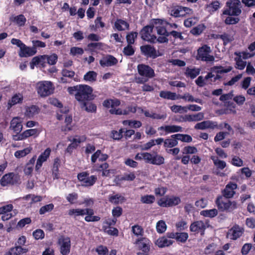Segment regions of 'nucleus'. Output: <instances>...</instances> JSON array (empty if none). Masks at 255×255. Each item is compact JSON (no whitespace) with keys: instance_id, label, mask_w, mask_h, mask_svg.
Returning a JSON list of instances; mask_svg holds the SVG:
<instances>
[{"instance_id":"2f4dec72","label":"nucleus","mask_w":255,"mask_h":255,"mask_svg":"<svg viewBox=\"0 0 255 255\" xmlns=\"http://www.w3.org/2000/svg\"><path fill=\"white\" fill-rule=\"evenodd\" d=\"M23 100L22 95L18 93L14 94L8 102V108H11L12 106L19 103H21Z\"/></svg>"},{"instance_id":"69168bd1","label":"nucleus","mask_w":255,"mask_h":255,"mask_svg":"<svg viewBox=\"0 0 255 255\" xmlns=\"http://www.w3.org/2000/svg\"><path fill=\"white\" fill-rule=\"evenodd\" d=\"M132 232L136 236H142L143 234V228L138 225L132 227Z\"/></svg>"},{"instance_id":"f257e3e1","label":"nucleus","mask_w":255,"mask_h":255,"mask_svg":"<svg viewBox=\"0 0 255 255\" xmlns=\"http://www.w3.org/2000/svg\"><path fill=\"white\" fill-rule=\"evenodd\" d=\"M75 99L81 105L86 106L85 101H89L94 99L93 89L87 85H79L78 92L75 94Z\"/></svg>"},{"instance_id":"864d4df0","label":"nucleus","mask_w":255,"mask_h":255,"mask_svg":"<svg viewBox=\"0 0 255 255\" xmlns=\"http://www.w3.org/2000/svg\"><path fill=\"white\" fill-rule=\"evenodd\" d=\"M140 201L142 203L151 204L155 202V198L152 195H146L141 197Z\"/></svg>"},{"instance_id":"49530a36","label":"nucleus","mask_w":255,"mask_h":255,"mask_svg":"<svg viewBox=\"0 0 255 255\" xmlns=\"http://www.w3.org/2000/svg\"><path fill=\"white\" fill-rule=\"evenodd\" d=\"M97 73L93 71H90L84 76V79L86 81L93 82L96 81Z\"/></svg>"},{"instance_id":"37998d69","label":"nucleus","mask_w":255,"mask_h":255,"mask_svg":"<svg viewBox=\"0 0 255 255\" xmlns=\"http://www.w3.org/2000/svg\"><path fill=\"white\" fill-rule=\"evenodd\" d=\"M42 58H46L47 63L50 65H55L58 60V56L55 53H53L50 55H41Z\"/></svg>"},{"instance_id":"7c9ffc66","label":"nucleus","mask_w":255,"mask_h":255,"mask_svg":"<svg viewBox=\"0 0 255 255\" xmlns=\"http://www.w3.org/2000/svg\"><path fill=\"white\" fill-rule=\"evenodd\" d=\"M10 20L16 24L19 27H22L25 24L26 18L23 14H20L11 17Z\"/></svg>"},{"instance_id":"680f3d73","label":"nucleus","mask_w":255,"mask_h":255,"mask_svg":"<svg viewBox=\"0 0 255 255\" xmlns=\"http://www.w3.org/2000/svg\"><path fill=\"white\" fill-rule=\"evenodd\" d=\"M177 235L176 241L182 243H185L189 237L188 233L185 232L177 233Z\"/></svg>"},{"instance_id":"a211bd4d","label":"nucleus","mask_w":255,"mask_h":255,"mask_svg":"<svg viewBox=\"0 0 255 255\" xmlns=\"http://www.w3.org/2000/svg\"><path fill=\"white\" fill-rule=\"evenodd\" d=\"M237 188V184L235 183L230 182L226 185L225 189L222 191V196L228 198H232L235 194V190Z\"/></svg>"},{"instance_id":"c756f323","label":"nucleus","mask_w":255,"mask_h":255,"mask_svg":"<svg viewBox=\"0 0 255 255\" xmlns=\"http://www.w3.org/2000/svg\"><path fill=\"white\" fill-rule=\"evenodd\" d=\"M40 112V109L36 105H31L26 108L25 115L26 117L31 118Z\"/></svg>"},{"instance_id":"1a4fd4ad","label":"nucleus","mask_w":255,"mask_h":255,"mask_svg":"<svg viewBox=\"0 0 255 255\" xmlns=\"http://www.w3.org/2000/svg\"><path fill=\"white\" fill-rule=\"evenodd\" d=\"M211 52L210 47L207 45H204L199 47L197 50L196 59L203 61L212 62L215 60L213 56L209 55Z\"/></svg>"},{"instance_id":"7ed1b4c3","label":"nucleus","mask_w":255,"mask_h":255,"mask_svg":"<svg viewBox=\"0 0 255 255\" xmlns=\"http://www.w3.org/2000/svg\"><path fill=\"white\" fill-rule=\"evenodd\" d=\"M223 13L230 16H239L242 12V5L239 0H229L226 2Z\"/></svg>"},{"instance_id":"b1692460","label":"nucleus","mask_w":255,"mask_h":255,"mask_svg":"<svg viewBox=\"0 0 255 255\" xmlns=\"http://www.w3.org/2000/svg\"><path fill=\"white\" fill-rule=\"evenodd\" d=\"M158 130H164L166 133L177 132L182 131V128L177 125H167L158 128Z\"/></svg>"},{"instance_id":"473e14b6","label":"nucleus","mask_w":255,"mask_h":255,"mask_svg":"<svg viewBox=\"0 0 255 255\" xmlns=\"http://www.w3.org/2000/svg\"><path fill=\"white\" fill-rule=\"evenodd\" d=\"M71 242L69 238L65 239L60 248V252L62 255H68L70 251Z\"/></svg>"},{"instance_id":"4d7b16f0","label":"nucleus","mask_w":255,"mask_h":255,"mask_svg":"<svg viewBox=\"0 0 255 255\" xmlns=\"http://www.w3.org/2000/svg\"><path fill=\"white\" fill-rule=\"evenodd\" d=\"M138 35L137 32H131L127 35L126 39L127 41L129 44H133L134 43L135 40L136 39Z\"/></svg>"},{"instance_id":"c9c22d12","label":"nucleus","mask_w":255,"mask_h":255,"mask_svg":"<svg viewBox=\"0 0 255 255\" xmlns=\"http://www.w3.org/2000/svg\"><path fill=\"white\" fill-rule=\"evenodd\" d=\"M200 72V69L199 68L187 67L184 74L187 77H190L191 79H193L199 75Z\"/></svg>"},{"instance_id":"f8f14e48","label":"nucleus","mask_w":255,"mask_h":255,"mask_svg":"<svg viewBox=\"0 0 255 255\" xmlns=\"http://www.w3.org/2000/svg\"><path fill=\"white\" fill-rule=\"evenodd\" d=\"M150 241L146 238L137 239L136 244L138 245L140 250L137 253V255H148L150 251Z\"/></svg>"},{"instance_id":"e433bc0d","label":"nucleus","mask_w":255,"mask_h":255,"mask_svg":"<svg viewBox=\"0 0 255 255\" xmlns=\"http://www.w3.org/2000/svg\"><path fill=\"white\" fill-rule=\"evenodd\" d=\"M115 27L119 31H123L128 29L129 24L123 19H118L115 23Z\"/></svg>"},{"instance_id":"9b49d317","label":"nucleus","mask_w":255,"mask_h":255,"mask_svg":"<svg viewBox=\"0 0 255 255\" xmlns=\"http://www.w3.org/2000/svg\"><path fill=\"white\" fill-rule=\"evenodd\" d=\"M140 49L141 54L147 58L154 59L161 55L153 46L149 44L141 46Z\"/></svg>"},{"instance_id":"bb28decb","label":"nucleus","mask_w":255,"mask_h":255,"mask_svg":"<svg viewBox=\"0 0 255 255\" xmlns=\"http://www.w3.org/2000/svg\"><path fill=\"white\" fill-rule=\"evenodd\" d=\"M36 158V156L34 155L25 165L23 171L25 175H31L33 170V166Z\"/></svg>"},{"instance_id":"f03ea898","label":"nucleus","mask_w":255,"mask_h":255,"mask_svg":"<svg viewBox=\"0 0 255 255\" xmlns=\"http://www.w3.org/2000/svg\"><path fill=\"white\" fill-rule=\"evenodd\" d=\"M215 203L218 210L221 212H232L238 207L235 201H231L229 198L222 195L218 196Z\"/></svg>"},{"instance_id":"8fccbe9b","label":"nucleus","mask_w":255,"mask_h":255,"mask_svg":"<svg viewBox=\"0 0 255 255\" xmlns=\"http://www.w3.org/2000/svg\"><path fill=\"white\" fill-rule=\"evenodd\" d=\"M31 150V148L27 147L22 150H17L14 152V156L17 158H20L25 157L28 154Z\"/></svg>"},{"instance_id":"c03bdc74","label":"nucleus","mask_w":255,"mask_h":255,"mask_svg":"<svg viewBox=\"0 0 255 255\" xmlns=\"http://www.w3.org/2000/svg\"><path fill=\"white\" fill-rule=\"evenodd\" d=\"M109 165L107 162H105L97 166L96 170L98 172L102 171L103 176H107L110 174V170L108 169Z\"/></svg>"},{"instance_id":"a878e982","label":"nucleus","mask_w":255,"mask_h":255,"mask_svg":"<svg viewBox=\"0 0 255 255\" xmlns=\"http://www.w3.org/2000/svg\"><path fill=\"white\" fill-rule=\"evenodd\" d=\"M27 252V249L23 248L21 246H16L11 248L6 251L4 255H22Z\"/></svg>"},{"instance_id":"5fc2aeb1","label":"nucleus","mask_w":255,"mask_h":255,"mask_svg":"<svg viewBox=\"0 0 255 255\" xmlns=\"http://www.w3.org/2000/svg\"><path fill=\"white\" fill-rule=\"evenodd\" d=\"M103 43L102 42H91L88 44V49L91 51H94L95 50L102 49Z\"/></svg>"},{"instance_id":"a19ab883","label":"nucleus","mask_w":255,"mask_h":255,"mask_svg":"<svg viewBox=\"0 0 255 255\" xmlns=\"http://www.w3.org/2000/svg\"><path fill=\"white\" fill-rule=\"evenodd\" d=\"M233 68L231 66H229L227 68H225L222 66H214L211 69V71L212 72H214V73L216 74H223V73H227L230 72L232 70Z\"/></svg>"},{"instance_id":"052dcab7","label":"nucleus","mask_w":255,"mask_h":255,"mask_svg":"<svg viewBox=\"0 0 255 255\" xmlns=\"http://www.w3.org/2000/svg\"><path fill=\"white\" fill-rule=\"evenodd\" d=\"M156 228L157 232L161 234L165 232L167 226L164 221L160 220L157 223Z\"/></svg>"},{"instance_id":"de8ad7c7","label":"nucleus","mask_w":255,"mask_h":255,"mask_svg":"<svg viewBox=\"0 0 255 255\" xmlns=\"http://www.w3.org/2000/svg\"><path fill=\"white\" fill-rule=\"evenodd\" d=\"M206 26L204 24H200L194 27L191 30L190 33L194 35H199L205 29Z\"/></svg>"},{"instance_id":"5701e85b","label":"nucleus","mask_w":255,"mask_h":255,"mask_svg":"<svg viewBox=\"0 0 255 255\" xmlns=\"http://www.w3.org/2000/svg\"><path fill=\"white\" fill-rule=\"evenodd\" d=\"M22 125L18 117L13 118L10 122V128L15 133H20L22 129Z\"/></svg>"},{"instance_id":"0e129e2a","label":"nucleus","mask_w":255,"mask_h":255,"mask_svg":"<svg viewBox=\"0 0 255 255\" xmlns=\"http://www.w3.org/2000/svg\"><path fill=\"white\" fill-rule=\"evenodd\" d=\"M172 37L173 38L174 40L179 39L180 40H183L184 39L182 32L175 30H172L169 32V37L170 40H172Z\"/></svg>"},{"instance_id":"338daca9","label":"nucleus","mask_w":255,"mask_h":255,"mask_svg":"<svg viewBox=\"0 0 255 255\" xmlns=\"http://www.w3.org/2000/svg\"><path fill=\"white\" fill-rule=\"evenodd\" d=\"M198 151L197 149L195 146H185L182 150L183 154H194Z\"/></svg>"},{"instance_id":"09e8293b","label":"nucleus","mask_w":255,"mask_h":255,"mask_svg":"<svg viewBox=\"0 0 255 255\" xmlns=\"http://www.w3.org/2000/svg\"><path fill=\"white\" fill-rule=\"evenodd\" d=\"M68 214L70 216L74 217L75 218L77 216L85 215L83 209H72L68 210Z\"/></svg>"},{"instance_id":"4be33fe9","label":"nucleus","mask_w":255,"mask_h":255,"mask_svg":"<svg viewBox=\"0 0 255 255\" xmlns=\"http://www.w3.org/2000/svg\"><path fill=\"white\" fill-rule=\"evenodd\" d=\"M36 54L34 48L33 47H29L26 46L25 44L19 49L18 52V55L20 57H28L34 55Z\"/></svg>"},{"instance_id":"c85d7f7f","label":"nucleus","mask_w":255,"mask_h":255,"mask_svg":"<svg viewBox=\"0 0 255 255\" xmlns=\"http://www.w3.org/2000/svg\"><path fill=\"white\" fill-rule=\"evenodd\" d=\"M204 118V114L202 112H200L194 115H186L185 116L183 120L185 122H196L202 120Z\"/></svg>"},{"instance_id":"cd10ccee","label":"nucleus","mask_w":255,"mask_h":255,"mask_svg":"<svg viewBox=\"0 0 255 255\" xmlns=\"http://www.w3.org/2000/svg\"><path fill=\"white\" fill-rule=\"evenodd\" d=\"M108 199L110 203L115 205L122 204L126 201L125 197L119 194L110 195Z\"/></svg>"},{"instance_id":"20e7f679","label":"nucleus","mask_w":255,"mask_h":255,"mask_svg":"<svg viewBox=\"0 0 255 255\" xmlns=\"http://www.w3.org/2000/svg\"><path fill=\"white\" fill-rule=\"evenodd\" d=\"M121 105V101L118 99H108L104 101L103 106L106 108L111 109L109 110L110 114L116 115H122V110L120 108L116 109Z\"/></svg>"},{"instance_id":"ddd939ff","label":"nucleus","mask_w":255,"mask_h":255,"mask_svg":"<svg viewBox=\"0 0 255 255\" xmlns=\"http://www.w3.org/2000/svg\"><path fill=\"white\" fill-rule=\"evenodd\" d=\"M138 74L144 77L147 78H152L155 76L154 70L149 65L140 64L137 67Z\"/></svg>"},{"instance_id":"412c9836","label":"nucleus","mask_w":255,"mask_h":255,"mask_svg":"<svg viewBox=\"0 0 255 255\" xmlns=\"http://www.w3.org/2000/svg\"><path fill=\"white\" fill-rule=\"evenodd\" d=\"M217 127V122L212 121H205L197 123L194 127L196 129H205L207 128L214 129Z\"/></svg>"},{"instance_id":"4c0bfd02","label":"nucleus","mask_w":255,"mask_h":255,"mask_svg":"<svg viewBox=\"0 0 255 255\" xmlns=\"http://www.w3.org/2000/svg\"><path fill=\"white\" fill-rule=\"evenodd\" d=\"M46 58H42L41 55L40 56H35L32 59L30 62V67L31 69L34 68V65H40L42 67L45 66Z\"/></svg>"},{"instance_id":"72a5a7b5","label":"nucleus","mask_w":255,"mask_h":255,"mask_svg":"<svg viewBox=\"0 0 255 255\" xmlns=\"http://www.w3.org/2000/svg\"><path fill=\"white\" fill-rule=\"evenodd\" d=\"M235 55L238 56L235 58V61L237 65L236 68L241 70L244 69L247 65V62L242 60L241 53L236 52H235Z\"/></svg>"},{"instance_id":"0eeeda50","label":"nucleus","mask_w":255,"mask_h":255,"mask_svg":"<svg viewBox=\"0 0 255 255\" xmlns=\"http://www.w3.org/2000/svg\"><path fill=\"white\" fill-rule=\"evenodd\" d=\"M0 185L6 186L8 185H13L20 183V176L18 174L10 172L4 175L0 180Z\"/></svg>"},{"instance_id":"e2e57ef3","label":"nucleus","mask_w":255,"mask_h":255,"mask_svg":"<svg viewBox=\"0 0 255 255\" xmlns=\"http://www.w3.org/2000/svg\"><path fill=\"white\" fill-rule=\"evenodd\" d=\"M54 206L53 204L50 203L49 204H47L43 206H42L39 211V213L40 215H43L45 214L46 212H49L53 210Z\"/></svg>"},{"instance_id":"f704fd0d","label":"nucleus","mask_w":255,"mask_h":255,"mask_svg":"<svg viewBox=\"0 0 255 255\" xmlns=\"http://www.w3.org/2000/svg\"><path fill=\"white\" fill-rule=\"evenodd\" d=\"M159 96L165 99L175 100L178 99V95L170 91H161L159 93Z\"/></svg>"},{"instance_id":"58836bf2","label":"nucleus","mask_w":255,"mask_h":255,"mask_svg":"<svg viewBox=\"0 0 255 255\" xmlns=\"http://www.w3.org/2000/svg\"><path fill=\"white\" fill-rule=\"evenodd\" d=\"M171 137L183 142H190L192 141V137L188 134L177 133L172 135Z\"/></svg>"},{"instance_id":"bf43d9fd","label":"nucleus","mask_w":255,"mask_h":255,"mask_svg":"<svg viewBox=\"0 0 255 255\" xmlns=\"http://www.w3.org/2000/svg\"><path fill=\"white\" fill-rule=\"evenodd\" d=\"M177 139L175 138H167L164 141V146L165 147L171 148L175 146L178 144Z\"/></svg>"},{"instance_id":"2eb2a0df","label":"nucleus","mask_w":255,"mask_h":255,"mask_svg":"<svg viewBox=\"0 0 255 255\" xmlns=\"http://www.w3.org/2000/svg\"><path fill=\"white\" fill-rule=\"evenodd\" d=\"M191 11L192 9L189 7L176 5L172 7L170 10V14L175 17H183Z\"/></svg>"},{"instance_id":"9d476101","label":"nucleus","mask_w":255,"mask_h":255,"mask_svg":"<svg viewBox=\"0 0 255 255\" xmlns=\"http://www.w3.org/2000/svg\"><path fill=\"white\" fill-rule=\"evenodd\" d=\"M181 202L180 197L172 196L170 197L160 198L157 202V204L161 207H170L178 205Z\"/></svg>"},{"instance_id":"f3484780","label":"nucleus","mask_w":255,"mask_h":255,"mask_svg":"<svg viewBox=\"0 0 255 255\" xmlns=\"http://www.w3.org/2000/svg\"><path fill=\"white\" fill-rule=\"evenodd\" d=\"M51 152V148L48 147L38 156L35 167L36 171H38L41 168L43 163L49 158Z\"/></svg>"},{"instance_id":"393cba45","label":"nucleus","mask_w":255,"mask_h":255,"mask_svg":"<svg viewBox=\"0 0 255 255\" xmlns=\"http://www.w3.org/2000/svg\"><path fill=\"white\" fill-rule=\"evenodd\" d=\"M61 165V160L59 157H57L54 160L52 168V173L54 179L59 178V168Z\"/></svg>"},{"instance_id":"dca6fc26","label":"nucleus","mask_w":255,"mask_h":255,"mask_svg":"<svg viewBox=\"0 0 255 255\" xmlns=\"http://www.w3.org/2000/svg\"><path fill=\"white\" fill-rule=\"evenodd\" d=\"M147 163H150L153 165H161L165 162V159L163 156L155 152L154 154H151L148 152L147 155Z\"/></svg>"},{"instance_id":"39448f33","label":"nucleus","mask_w":255,"mask_h":255,"mask_svg":"<svg viewBox=\"0 0 255 255\" xmlns=\"http://www.w3.org/2000/svg\"><path fill=\"white\" fill-rule=\"evenodd\" d=\"M77 178L81 182V186L84 187H91L93 186L97 180L96 175L89 176L88 171L80 172L77 175Z\"/></svg>"},{"instance_id":"3c124183","label":"nucleus","mask_w":255,"mask_h":255,"mask_svg":"<svg viewBox=\"0 0 255 255\" xmlns=\"http://www.w3.org/2000/svg\"><path fill=\"white\" fill-rule=\"evenodd\" d=\"M155 25V28L157 30V33L158 35L169 36V32L167 31L166 27V25L157 24Z\"/></svg>"},{"instance_id":"603ef678","label":"nucleus","mask_w":255,"mask_h":255,"mask_svg":"<svg viewBox=\"0 0 255 255\" xmlns=\"http://www.w3.org/2000/svg\"><path fill=\"white\" fill-rule=\"evenodd\" d=\"M153 20H154V23L155 24V25H157V24L166 25H168L171 27H172L174 28H177L178 27V25L177 24L170 23L165 19L156 18V19H153Z\"/></svg>"},{"instance_id":"6ab92c4d","label":"nucleus","mask_w":255,"mask_h":255,"mask_svg":"<svg viewBox=\"0 0 255 255\" xmlns=\"http://www.w3.org/2000/svg\"><path fill=\"white\" fill-rule=\"evenodd\" d=\"M118 63V59L112 55H107L100 60V64L103 67L114 66Z\"/></svg>"},{"instance_id":"79ce46f5","label":"nucleus","mask_w":255,"mask_h":255,"mask_svg":"<svg viewBox=\"0 0 255 255\" xmlns=\"http://www.w3.org/2000/svg\"><path fill=\"white\" fill-rule=\"evenodd\" d=\"M200 215L205 217L214 218L218 215V210L214 208L203 210L200 212Z\"/></svg>"},{"instance_id":"6e6d98bb","label":"nucleus","mask_w":255,"mask_h":255,"mask_svg":"<svg viewBox=\"0 0 255 255\" xmlns=\"http://www.w3.org/2000/svg\"><path fill=\"white\" fill-rule=\"evenodd\" d=\"M88 101H85L86 106L81 105V108H84L88 112H95L97 110V106L95 104L92 103H88Z\"/></svg>"},{"instance_id":"6e6552de","label":"nucleus","mask_w":255,"mask_h":255,"mask_svg":"<svg viewBox=\"0 0 255 255\" xmlns=\"http://www.w3.org/2000/svg\"><path fill=\"white\" fill-rule=\"evenodd\" d=\"M54 89L52 83L50 81H42L37 84V93L42 97L51 95Z\"/></svg>"},{"instance_id":"13d9d810","label":"nucleus","mask_w":255,"mask_h":255,"mask_svg":"<svg viewBox=\"0 0 255 255\" xmlns=\"http://www.w3.org/2000/svg\"><path fill=\"white\" fill-rule=\"evenodd\" d=\"M123 52L125 56H130L134 55L135 49L131 44H128L127 46L124 48Z\"/></svg>"},{"instance_id":"aec40b11","label":"nucleus","mask_w":255,"mask_h":255,"mask_svg":"<svg viewBox=\"0 0 255 255\" xmlns=\"http://www.w3.org/2000/svg\"><path fill=\"white\" fill-rule=\"evenodd\" d=\"M205 229L206 226L202 221H195L192 223L190 226V230L191 232L200 233L201 235L204 234Z\"/></svg>"},{"instance_id":"423d86ee","label":"nucleus","mask_w":255,"mask_h":255,"mask_svg":"<svg viewBox=\"0 0 255 255\" xmlns=\"http://www.w3.org/2000/svg\"><path fill=\"white\" fill-rule=\"evenodd\" d=\"M155 24L154 23L153 19H151L149 25L145 26L140 31L141 38L144 41L150 42H154L156 37L154 35H151L153 28Z\"/></svg>"},{"instance_id":"a18cd8bd","label":"nucleus","mask_w":255,"mask_h":255,"mask_svg":"<svg viewBox=\"0 0 255 255\" xmlns=\"http://www.w3.org/2000/svg\"><path fill=\"white\" fill-rule=\"evenodd\" d=\"M211 159L212 160L214 165L217 168L223 169L226 166V163L224 161L219 160L217 156H212Z\"/></svg>"},{"instance_id":"ea45409f","label":"nucleus","mask_w":255,"mask_h":255,"mask_svg":"<svg viewBox=\"0 0 255 255\" xmlns=\"http://www.w3.org/2000/svg\"><path fill=\"white\" fill-rule=\"evenodd\" d=\"M173 243V241L168 240L167 238L163 237L159 238L157 240L156 244L159 248H163L171 245Z\"/></svg>"},{"instance_id":"774afa93","label":"nucleus","mask_w":255,"mask_h":255,"mask_svg":"<svg viewBox=\"0 0 255 255\" xmlns=\"http://www.w3.org/2000/svg\"><path fill=\"white\" fill-rule=\"evenodd\" d=\"M96 252L99 255H107L108 254V249L107 247L100 245L96 249Z\"/></svg>"},{"instance_id":"4468645a","label":"nucleus","mask_w":255,"mask_h":255,"mask_svg":"<svg viewBox=\"0 0 255 255\" xmlns=\"http://www.w3.org/2000/svg\"><path fill=\"white\" fill-rule=\"evenodd\" d=\"M244 229L239 225L235 224L229 231L227 237L232 240H236L244 233Z\"/></svg>"}]
</instances>
